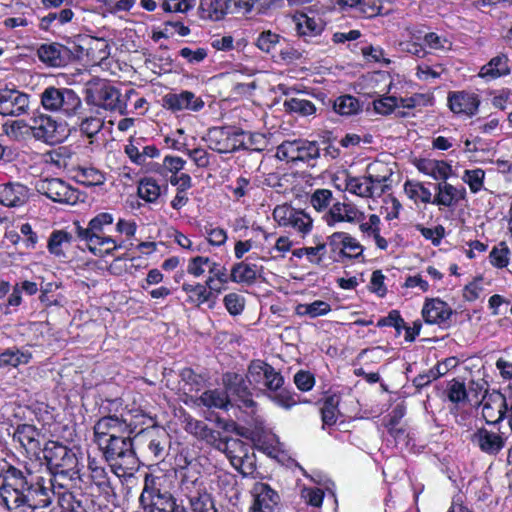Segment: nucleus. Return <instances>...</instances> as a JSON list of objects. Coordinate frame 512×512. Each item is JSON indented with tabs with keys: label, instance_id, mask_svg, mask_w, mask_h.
<instances>
[{
	"label": "nucleus",
	"instance_id": "nucleus-1",
	"mask_svg": "<svg viewBox=\"0 0 512 512\" xmlns=\"http://www.w3.org/2000/svg\"><path fill=\"white\" fill-rule=\"evenodd\" d=\"M0 497L9 511H35L52 502L50 490L43 486L42 478L28 467L21 470L10 466L4 472Z\"/></svg>",
	"mask_w": 512,
	"mask_h": 512
},
{
	"label": "nucleus",
	"instance_id": "nucleus-2",
	"mask_svg": "<svg viewBox=\"0 0 512 512\" xmlns=\"http://www.w3.org/2000/svg\"><path fill=\"white\" fill-rule=\"evenodd\" d=\"M80 453L59 442L49 441L43 449V457L48 468L54 475L53 488L56 485L65 486V481H73L80 478L81 463Z\"/></svg>",
	"mask_w": 512,
	"mask_h": 512
},
{
	"label": "nucleus",
	"instance_id": "nucleus-3",
	"mask_svg": "<svg viewBox=\"0 0 512 512\" xmlns=\"http://www.w3.org/2000/svg\"><path fill=\"white\" fill-rule=\"evenodd\" d=\"M113 220L112 214L103 212L92 218L86 228L75 223L78 238L86 243L89 251L95 256L109 255L121 247V244H117L115 239L105 236L103 233L104 227L111 225Z\"/></svg>",
	"mask_w": 512,
	"mask_h": 512
},
{
	"label": "nucleus",
	"instance_id": "nucleus-4",
	"mask_svg": "<svg viewBox=\"0 0 512 512\" xmlns=\"http://www.w3.org/2000/svg\"><path fill=\"white\" fill-rule=\"evenodd\" d=\"M85 101L105 110L127 114V101L120 91L102 79H92L85 87Z\"/></svg>",
	"mask_w": 512,
	"mask_h": 512
},
{
	"label": "nucleus",
	"instance_id": "nucleus-5",
	"mask_svg": "<svg viewBox=\"0 0 512 512\" xmlns=\"http://www.w3.org/2000/svg\"><path fill=\"white\" fill-rule=\"evenodd\" d=\"M180 488L188 498L193 512H217L198 471L187 469L182 475Z\"/></svg>",
	"mask_w": 512,
	"mask_h": 512
},
{
	"label": "nucleus",
	"instance_id": "nucleus-6",
	"mask_svg": "<svg viewBox=\"0 0 512 512\" xmlns=\"http://www.w3.org/2000/svg\"><path fill=\"white\" fill-rule=\"evenodd\" d=\"M329 259L335 263L344 264L363 256L364 247L346 232H334L327 237Z\"/></svg>",
	"mask_w": 512,
	"mask_h": 512
},
{
	"label": "nucleus",
	"instance_id": "nucleus-7",
	"mask_svg": "<svg viewBox=\"0 0 512 512\" xmlns=\"http://www.w3.org/2000/svg\"><path fill=\"white\" fill-rule=\"evenodd\" d=\"M99 447L103 450L107 461H116L126 469H133L138 463L130 434L109 438Z\"/></svg>",
	"mask_w": 512,
	"mask_h": 512
},
{
	"label": "nucleus",
	"instance_id": "nucleus-8",
	"mask_svg": "<svg viewBox=\"0 0 512 512\" xmlns=\"http://www.w3.org/2000/svg\"><path fill=\"white\" fill-rule=\"evenodd\" d=\"M37 192L54 202L75 205L80 201V192L59 178L40 179L35 183Z\"/></svg>",
	"mask_w": 512,
	"mask_h": 512
},
{
	"label": "nucleus",
	"instance_id": "nucleus-9",
	"mask_svg": "<svg viewBox=\"0 0 512 512\" xmlns=\"http://www.w3.org/2000/svg\"><path fill=\"white\" fill-rule=\"evenodd\" d=\"M30 130L37 139L48 144L60 143L65 139V130L51 116L43 113L35 114L31 118Z\"/></svg>",
	"mask_w": 512,
	"mask_h": 512
},
{
	"label": "nucleus",
	"instance_id": "nucleus-10",
	"mask_svg": "<svg viewBox=\"0 0 512 512\" xmlns=\"http://www.w3.org/2000/svg\"><path fill=\"white\" fill-rule=\"evenodd\" d=\"M225 453L232 466L243 476H248L254 471L252 457L249 456V446L237 438H225L220 450Z\"/></svg>",
	"mask_w": 512,
	"mask_h": 512
},
{
	"label": "nucleus",
	"instance_id": "nucleus-11",
	"mask_svg": "<svg viewBox=\"0 0 512 512\" xmlns=\"http://www.w3.org/2000/svg\"><path fill=\"white\" fill-rule=\"evenodd\" d=\"M320 150L316 142L307 140L284 141L277 148V156L288 161H309L316 159Z\"/></svg>",
	"mask_w": 512,
	"mask_h": 512
},
{
	"label": "nucleus",
	"instance_id": "nucleus-12",
	"mask_svg": "<svg viewBox=\"0 0 512 512\" xmlns=\"http://www.w3.org/2000/svg\"><path fill=\"white\" fill-rule=\"evenodd\" d=\"M223 383L229 403L235 401L239 407L245 408L255 406L252 393L242 375L228 372L223 375Z\"/></svg>",
	"mask_w": 512,
	"mask_h": 512
},
{
	"label": "nucleus",
	"instance_id": "nucleus-13",
	"mask_svg": "<svg viewBox=\"0 0 512 512\" xmlns=\"http://www.w3.org/2000/svg\"><path fill=\"white\" fill-rule=\"evenodd\" d=\"M132 432L131 425L115 415L102 417L94 426V438L98 446L103 445L109 438Z\"/></svg>",
	"mask_w": 512,
	"mask_h": 512
},
{
	"label": "nucleus",
	"instance_id": "nucleus-14",
	"mask_svg": "<svg viewBox=\"0 0 512 512\" xmlns=\"http://www.w3.org/2000/svg\"><path fill=\"white\" fill-rule=\"evenodd\" d=\"M30 96L16 89L0 90V114L18 117L28 112Z\"/></svg>",
	"mask_w": 512,
	"mask_h": 512
},
{
	"label": "nucleus",
	"instance_id": "nucleus-15",
	"mask_svg": "<svg viewBox=\"0 0 512 512\" xmlns=\"http://www.w3.org/2000/svg\"><path fill=\"white\" fill-rule=\"evenodd\" d=\"M140 503L149 512H185L182 507L176 506L173 497L169 493H161L145 485L141 495Z\"/></svg>",
	"mask_w": 512,
	"mask_h": 512
},
{
	"label": "nucleus",
	"instance_id": "nucleus-16",
	"mask_svg": "<svg viewBox=\"0 0 512 512\" xmlns=\"http://www.w3.org/2000/svg\"><path fill=\"white\" fill-rule=\"evenodd\" d=\"M364 214L356 206L345 202H335L324 214L323 219L329 227H335L336 224L347 222L357 223L362 221Z\"/></svg>",
	"mask_w": 512,
	"mask_h": 512
},
{
	"label": "nucleus",
	"instance_id": "nucleus-17",
	"mask_svg": "<svg viewBox=\"0 0 512 512\" xmlns=\"http://www.w3.org/2000/svg\"><path fill=\"white\" fill-rule=\"evenodd\" d=\"M40 437V430L29 424L19 425L13 434V440L18 442L29 456L36 458L42 451Z\"/></svg>",
	"mask_w": 512,
	"mask_h": 512
},
{
	"label": "nucleus",
	"instance_id": "nucleus-18",
	"mask_svg": "<svg viewBox=\"0 0 512 512\" xmlns=\"http://www.w3.org/2000/svg\"><path fill=\"white\" fill-rule=\"evenodd\" d=\"M252 493L255 499L250 512H277L279 495L268 484L255 483Z\"/></svg>",
	"mask_w": 512,
	"mask_h": 512
},
{
	"label": "nucleus",
	"instance_id": "nucleus-19",
	"mask_svg": "<svg viewBox=\"0 0 512 512\" xmlns=\"http://www.w3.org/2000/svg\"><path fill=\"white\" fill-rule=\"evenodd\" d=\"M236 133H231L225 128H213L208 131L207 142L209 148L218 153H229L237 150L241 142Z\"/></svg>",
	"mask_w": 512,
	"mask_h": 512
},
{
	"label": "nucleus",
	"instance_id": "nucleus-20",
	"mask_svg": "<svg viewBox=\"0 0 512 512\" xmlns=\"http://www.w3.org/2000/svg\"><path fill=\"white\" fill-rule=\"evenodd\" d=\"M506 411V398L502 393L494 391L483 397L482 415L487 423H498L500 420L503 419Z\"/></svg>",
	"mask_w": 512,
	"mask_h": 512
},
{
	"label": "nucleus",
	"instance_id": "nucleus-21",
	"mask_svg": "<svg viewBox=\"0 0 512 512\" xmlns=\"http://www.w3.org/2000/svg\"><path fill=\"white\" fill-rule=\"evenodd\" d=\"M37 55L40 61L48 66L62 67L69 62L71 51L59 43L42 44L37 50Z\"/></svg>",
	"mask_w": 512,
	"mask_h": 512
},
{
	"label": "nucleus",
	"instance_id": "nucleus-22",
	"mask_svg": "<svg viewBox=\"0 0 512 512\" xmlns=\"http://www.w3.org/2000/svg\"><path fill=\"white\" fill-rule=\"evenodd\" d=\"M164 106L172 111L191 110L199 111L203 108L204 102L193 92L182 91L179 94L170 93L164 98Z\"/></svg>",
	"mask_w": 512,
	"mask_h": 512
},
{
	"label": "nucleus",
	"instance_id": "nucleus-23",
	"mask_svg": "<svg viewBox=\"0 0 512 512\" xmlns=\"http://www.w3.org/2000/svg\"><path fill=\"white\" fill-rule=\"evenodd\" d=\"M448 104L454 113L472 116L477 112L480 100L476 94L459 91L449 93Z\"/></svg>",
	"mask_w": 512,
	"mask_h": 512
},
{
	"label": "nucleus",
	"instance_id": "nucleus-24",
	"mask_svg": "<svg viewBox=\"0 0 512 512\" xmlns=\"http://www.w3.org/2000/svg\"><path fill=\"white\" fill-rule=\"evenodd\" d=\"M453 311L440 299L427 300L422 309V316L428 324H446Z\"/></svg>",
	"mask_w": 512,
	"mask_h": 512
},
{
	"label": "nucleus",
	"instance_id": "nucleus-25",
	"mask_svg": "<svg viewBox=\"0 0 512 512\" xmlns=\"http://www.w3.org/2000/svg\"><path fill=\"white\" fill-rule=\"evenodd\" d=\"M437 193L432 201L433 204L445 207L456 205L459 201L466 197V189L464 186H453L446 180L436 185Z\"/></svg>",
	"mask_w": 512,
	"mask_h": 512
},
{
	"label": "nucleus",
	"instance_id": "nucleus-26",
	"mask_svg": "<svg viewBox=\"0 0 512 512\" xmlns=\"http://www.w3.org/2000/svg\"><path fill=\"white\" fill-rule=\"evenodd\" d=\"M59 101L56 113L65 117H74L81 114L83 109L82 100L73 89L62 87Z\"/></svg>",
	"mask_w": 512,
	"mask_h": 512
},
{
	"label": "nucleus",
	"instance_id": "nucleus-27",
	"mask_svg": "<svg viewBox=\"0 0 512 512\" xmlns=\"http://www.w3.org/2000/svg\"><path fill=\"white\" fill-rule=\"evenodd\" d=\"M29 198L28 188L22 184H7L0 192V203L7 207H19Z\"/></svg>",
	"mask_w": 512,
	"mask_h": 512
},
{
	"label": "nucleus",
	"instance_id": "nucleus-28",
	"mask_svg": "<svg viewBox=\"0 0 512 512\" xmlns=\"http://www.w3.org/2000/svg\"><path fill=\"white\" fill-rule=\"evenodd\" d=\"M249 259L250 258H247L245 261L236 263L232 267L230 274L231 281L248 285L253 284L256 281L262 267L249 262Z\"/></svg>",
	"mask_w": 512,
	"mask_h": 512
},
{
	"label": "nucleus",
	"instance_id": "nucleus-29",
	"mask_svg": "<svg viewBox=\"0 0 512 512\" xmlns=\"http://www.w3.org/2000/svg\"><path fill=\"white\" fill-rule=\"evenodd\" d=\"M417 169L435 180H447L452 172L451 166L442 160L420 159L416 163Z\"/></svg>",
	"mask_w": 512,
	"mask_h": 512
},
{
	"label": "nucleus",
	"instance_id": "nucleus-30",
	"mask_svg": "<svg viewBox=\"0 0 512 512\" xmlns=\"http://www.w3.org/2000/svg\"><path fill=\"white\" fill-rule=\"evenodd\" d=\"M510 74L508 58L504 54L493 57L487 64L481 67L479 77L486 80L497 79Z\"/></svg>",
	"mask_w": 512,
	"mask_h": 512
},
{
	"label": "nucleus",
	"instance_id": "nucleus-31",
	"mask_svg": "<svg viewBox=\"0 0 512 512\" xmlns=\"http://www.w3.org/2000/svg\"><path fill=\"white\" fill-rule=\"evenodd\" d=\"M473 440L479 448L488 454L495 455L504 447L502 437L486 429H480L474 434Z\"/></svg>",
	"mask_w": 512,
	"mask_h": 512
},
{
	"label": "nucleus",
	"instance_id": "nucleus-32",
	"mask_svg": "<svg viewBox=\"0 0 512 512\" xmlns=\"http://www.w3.org/2000/svg\"><path fill=\"white\" fill-rule=\"evenodd\" d=\"M231 0H201L200 9L204 17L220 20L230 9Z\"/></svg>",
	"mask_w": 512,
	"mask_h": 512
},
{
	"label": "nucleus",
	"instance_id": "nucleus-33",
	"mask_svg": "<svg viewBox=\"0 0 512 512\" xmlns=\"http://www.w3.org/2000/svg\"><path fill=\"white\" fill-rule=\"evenodd\" d=\"M182 290L188 295L187 303L200 307L203 303L209 301L212 297V292L206 289V286L200 283L189 284L184 283Z\"/></svg>",
	"mask_w": 512,
	"mask_h": 512
},
{
	"label": "nucleus",
	"instance_id": "nucleus-34",
	"mask_svg": "<svg viewBox=\"0 0 512 512\" xmlns=\"http://www.w3.org/2000/svg\"><path fill=\"white\" fill-rule=\"evenodd\" d=\"M147 449L148 453L153 456L154 460L162 459L166 452L167 446V434L165 431L148 432Z\"/></svg>",
	"mask_w": 512,
	"mask_h": 512
},
{
	"label": "nucleus",
	"instance_id": "nucleus-35",
	"mask_svg": "<svg viewBox=\"0 0 512 512\" xmlns=\"http://www.w3.org/2000/svg\"><path fill=\"white\" fill-rule=\"evenodd\" d=\"M72 235L63 230L53 231L48 240V250L57 257H65L64 248L69 246Z\"/></svg>",
	"mask_w": 512,
	"mask_h": 512
},
{
	"label": "nucleus",
	"instance_id": "nucleus-36",
	"mask_svg": "<svg viewBox=\"0 0 512 512\" xmlns=\"http://www.w3.org/2000/svg\"><path fill=\"white\" fill-rule=\"evenodd\" d=\"M345 188L350 193L360 197L370 198L374 196V191H372L371 188V182L368 181L367 176H348L345 180Z\"/></svg>",
	"mask_w": 512,
	"mask_h": 512
},
{
	"label": "nucleus",
	"instance_id": "nucleus-37",
	"mask_svg": "<svg viewBox=\"0 0 512 512\" xmlns=\"http://www.w3.org/2000/svg\"><path fill=\"white\" fill-rule=\"evenodd\" d=\"M333 110L339 115L351 116L357 114L361 110V105L355 97L351 95H343L334 100Z\"/></svg>",
	"mask_w": 512,
	"mask_h": 512
},
{
	"label": "nucleus",
	"instance_id": "nucleus-38",
	"mask_svg": "<svg viewBox=\"0 0 512 512\" xmlns=\"http://www.w3.org/2000/svg\"><path fill=\"white\" fill-rule=\"evenodd\" d=\"M339 402L340 396L336 394L329 395L324 399V403L321 408L323 426H331L336 423L339 414Z\"/></svg>",
	"mask_w": 512,
	"mask_h": 512
},
{
	"label": "nucleus",
	"instance_id": "nucleus-39",
	"mask_svg": "<svg viewBox=\"0 0 512 512\" xmlns=\"http://www.w3.org/2000/svg\"><path fill=\"white\" fill-rule=\"evenodd\" d=\"M199 402L208 408L226 409L229 399L226 392L214 389L203 392L199 397Z\"/></svg>",
	"mask_w": 512,
	"mask_h": 512
},
{
	"label": "nucleus",
	"instance_id": "nucleus-40",
	"mask_svg": "<svg viewBox=\"0 0 512 512\" xmlns=\"http://www.w3.org/2000/svg\"><path fill=\"white\" fill-rule=\"evenodd\" d=\"M62 87L48 86L40 94V104L45 111L56 113Z\"/></svg>",
	"mask_w": 512,
	"mask_h": 512
},
{
	"label": "nucleus",
	"instance_id": "nucleus-41",
	"mask_svg": "<svg viewBox=\"0 0 512 512\" xmlns=\"http://www.w3.org/2000/svg\"><path fill=\"white\" fill-rule=\"evenodd\" d=\"M88 468L90 470V477L93 483L102 491L107 492V489L110 488V480L105 468L99 465L95 459L89 460Z\"/></svg>",
	"mask_w": 512,
	"mask_h": 512
},
{
	"label": "nucleus",
	"instance_id": "nucleus-42",
	"mask_svg": "<svg viewBox=\"0 0 512 512\" xmlns=\"http://www.w3.org/2000/svg\"><path fill=\"white\" fill-rule=\"evenodd\" d=\"M30 355L21 352L18 349H7L0 354V368L12 366L17 367L29 362Z\"/></svg>",
	"mask_w": 512,
	"mask_h": 512
},
{
	"label": "nucleus",
	"instance_id": "nucleus-43",
	"mask_svg": "<svg viewBox=\"0 0 512 512\" xmlns=\"http://www.w3.org/2000/svg\"><path fill=\"white\" fill-rule=\"evenodd\" d=\"M138 195L147 202H154L160 196V187L152 178H144L139 182Z\"/></svg>",
	"mask_w": 512,
	"mask_h": 512
},
{
	"label": "nucleus",
	"instance_id": "nucleus-44",
	"mask_svg": "<svg viewBox=\"0 0 512 512\" xmlns=\"http://www.w3.org/2000/svg\"><path fill=\"white\" fill-rule=\"evenodd\" d=\"M404 191L411 199H420L423 203H432V194L429 189L419 182L406 181Z\"/></svg>",
	"mask_w": 512,
	"mask_h": 512
},
{
	"label": "nucleus",
	"instance_id": "nucleus-45",
	"mask_svg": "<svg viewBox=\"0 0 512 512\" xmlns=\"http://www.w3.org/2000/svg\"><path fill=\"white\" fill-rule=\"evenodd\" d=\"M76 178L78 182L85 186L102 185L105 182L104 175L95 168H80L77 172Z\"/></svg>",
	"mask_w": 512,
	"mask_h": 512
},
{
	"label": "nucleus",
	"instance_id": "nucleus-46",
	"mask_svg": "<svg viewBox=\"0 0 512 512\" xmlns=\"http://www.w3.org/2000/svg\"><path fill=\"white\" fill-rule=\"evenodd\" d=\"M284 106L290 112L299 113L303 116L312 115L315 113L316 108L314 104L306 99H300L296 97H291L284 102Z\"/></svg>",
	"mask_w": 512,
	"mask_h": 512
},
{
	"label": "nucleus",
	"instance_id": "nucleus-47",
	"mask_svg": "<svg viewBox=\"0 0 512 512\" xmlns=\"http://www.w3.org/2000/svg\"><path fill=\"white\" fill-rule=\"evenodd\" d=\"M331 310L330 305L321 300L314 301L310 304H301L297 307L299 315H308L311 318L327 314Z\"/></svg>",
	"mask_w": 512,
	"mask_h": 512
},
{
	"label": "nucleus",
	"instance_id": "nucleus-48",
	"mask_svg": "<svg viewBox=\"0 0 512 512\" xmlns=\"http://www.w3.org/2000/svg\"><path fill=\"white\" fill-rule=\"evenodd\" d=\"M509 255L510 249L506 242L502 241L491 250L489 255L490 262L497 268H504L509 264Z\"/></svg>",
	"mask_w": 512,
	"mask_h": 512
},
{
	"label": "nucleus",
	"instance_id": "nucleus-49",
	"mask_svg": "<svg viewBox=\"0 0 512 512\" xmlns=\"http://www.w3.org/2000/svg\"><path fill=\"white\" fill-rule=\"evenodd\" d=\"M333 199L331 190L328 189H317L313 192L310 197V203L314 209L318 212L327 210Z\"/></svg>",
	"mask_w": 512,
	"mask_h": 512
},
{
	"label": "nucleus",
	"instance_id": "nucleus-50",
	"mask_svg": "<svg viewBox=\"0 0 512 512\" xmlns=\"http://www.w3.org/2000/svg\"><path fill=\"white\" fill-rule=\"evenodd\" d=\"M270 364L262 360L251 361L248 367V379L250 383L260 384L263 382L265 375H267Z\"/></svg>",
	"mask_w": 512,
	"mask_h": 512
},
{
	"label": "nucleus",
	"instance_id": "nucleus-51",
	"mask_svg": "<svg viewBox=\"0 0 512 512\" xmlns=\"http://www.w3.org/2000/svg\"><path fill=\"white\" fill-rule=\"evenodd\" d=\"M485 172L482 169L465 170L463 181L469 185L473 193H477L483 187Z\"/></svg>",
	"mask_w": 512,
	"mask_h": 512
},
{
	"label": "nucleus",
	"instance_id": "nucleus-52",
	"mask_svg": "<svg viewBox=\"0 0 512 512\" xmlns=\"http://www.w3.org/2000/svg\"><path fill=\"white\" fill-rule=\"evenodd\" d=\"M52 495L58 497V504L61 509H69L77 512H84V507L80 500H76L72 493L65 491L63 493H56L52 491Z\"/></svg>",
	"mask_w": 512,
	"mask_h": 512
},
{
	"label": "nucleus",
	"instance_id": "nucleus-53",
	"mask_svg": "<svg viewBox=\"0 0 512 512\" xmlns=\"http://www.w3.org/2000/svg\"><path fill=\"white\" fill-rule=\"evenodd\" d=\"M280 42V36L276 33L268 31H263L257 41L256 46L262 50L263 52L270 53L277 44Z\"/></svg>",
	"mask_w": 512,
	"mask_h": 512
},
{
	"label": "nucleus",
	"instance_id": "nucleus-54",
	"mask_svg": "<svg viewBox=\"0 0 512 512\" xmlns=\"http://www.w3.org/2000/svg\"><path fill=\"white\" fill-rule=\"evenodd\" d=\"M391 175L392 171L390 169H386L384 174L369 173L367 178L368 181L371 182V188L372 191H374V194L377 193L378 195H381L388 189L386 182L390 179Z\"/></svg>",
	"mask_w": 512,
	"mask_h": 512
},
{
	"label": "nucleus",
	"instance_id": "nucleus-55",
	"mask_svg": "<svg viewBox=\"0 0 512 512\" xmlns=\"http://www.w3.org/2000/svg\"><path fill=\"white\" fill-rule=\"evenodd\" d=\"M373 107L378 114L388 115L396 107H399L398 98L395 96L381 97L373 101Z\"/></svg>",
	"mask_w": 512,
	"mask_h": 512
},
{
	"label": "nucleus",
	"instance_id": "nucleus-56",
	"mask_svg": "<svg viewBox=\"0 0 512 512\" xmlns=\"http://www.w3.org/2000/svg\"><path fill=\"white\" fill-rule=\"evenodd\" d=\"M103 120L98 117H86L82 119L80 123V131L87 137L92 138L95 136L103 127Z\"/></svg>",
	"mask_w": 512,
	"mask_h": 512
},
{
	"label": "nucleus",
	"instance_id": "nucleus-57",
	"mask_svg": "<svg viewBox=\"0 0 512 512\" xmlns=\"http://www.w3.org/2000/svg\"><path fill=\"white\" fill-rule=\"evenodd\" d=\"M289 226H292L299 232L308 233L312 228V219L303 211L296 210L295 215H293L289 223Z\"/></svg>",
	"mask_w": 512,
	"mask_h": 512
},
{
	"label": "nucleus",
	"instance_id": "nucleus-58",
	"mask_svg": "<svg viewBox=\"0 0 512 512\" xmlns=\"http://www.w3.org/2000/svg\"><path fill=\"white\" fill-rule=\"evenodd\" d=\"M223 302L231 315H239L244 310V298L237 293L227 294Z\"/></svg>",
	"mask_w": 512,
	"mask_h": 512
},
{
	"label": "nucleus",
	"instance_id": "nucleus-59",
	"mask_svg": "<svg viewBox=\"0 0 512 512\" xmlns=\"http://www.w3.org/2000/svg\"><path fill=\"white\" fill-rule=\"evenodd\" d=\"M210 262L208 257L196 256L189 260L187 272L194 277H200L204 274L205 268H209Z\"/></svg>",
	"mask_w": 512,
	"mask_h": 512
},
{
	"label": "nucleus",
	"instance_id": "nucleus-60",
	"mask_svg": "<svg viewBox=\"0 0 512 512\" xmlns=\"http://www.w3.org/2000/svg\"><path fill=\"white\" fill-rule=\"evenodd\" d=\"M3 128L8 136L17 139L30 130V125L23 120H13L10 123H5Z\"/></svg>",
	"mask_w": 512,
	"mask_h": 512
},
{
	"label": "nucleus",
	"instance_id": "nucleus-61",
	"mask_svg": "<svg viewBox=\"0 0 512 512\" xmlns=\"http://www.w3.org/2000/svg\"><path fill=\"white\" fill-rule=\"evenodd\" d=\"M328 248L327 241L325 243H319L315 247H303L302 251L308 257L311 263L320 265L323 262V257Z\"/></svg>",
	"mask_w": 512,
	"mask_h": 512
},
{
	"label": "nucleus",
	"instance_id": "nucleus-62",
	"mask_svg": "<svg viewBox=\"0 0 512 512\" xmlns=\"http://www.w3.org/2000/svg\"><path fill=\"white\" fill-rule=\"evenodd\" d=\"M194 0H162V8L166 12L185 13L193 7Z\"/></svg>",
	"mask_w": 512,
	"mask_h": 512
},
{
	"label": "nucleus",
	"instance_id": "nucleus-63",
	"mask_svg": "<svg viewBox=\"0 0 512 512\" xmlns=\"http://www.w3.org/2000/svg\"><path fill=\"white\" fill-rule=\"evenodd\" d=\"M425 44L433 50H449L451 43L445 38L434 32L427 33L424 36Z\"/></svg>",
	"mask_w": 512,
	"mask_h": 512
},
{
	"label": "nucleus",
	"instance_id": "nucleus-64",
	"mask_svg": "<svg viewBox=\"0 0 512 512\" xmlns=\"http://www.w3.org/2000/svg\"><path fill=\"white\" fill-rule=\"evenodd\" d=\"M264 386L270 391H278L281 389L284 378L280 372L276 371L272 366L268 369L267 375L262 382Z\"/></svg>",
	"mask_w": 512,
	"mask_h": 512
}]
</instances>
